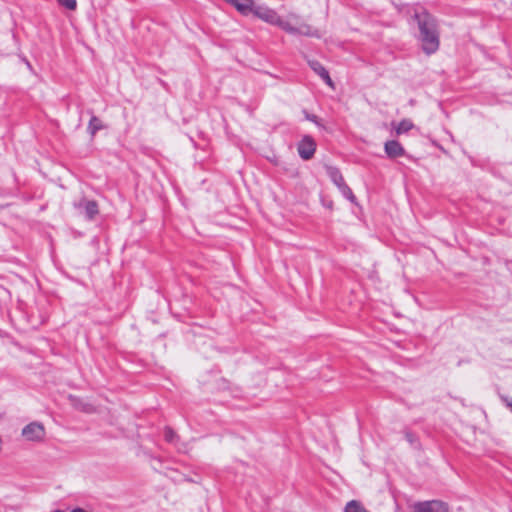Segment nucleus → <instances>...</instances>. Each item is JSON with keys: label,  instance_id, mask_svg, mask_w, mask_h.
I'll list each match as a JSON object with an SVG mask.
<instances>
[{"label": "nucleus", "instance_id": "obj_15", "mask_svg": "<svg viewBox=\"0 0 512 512\" xmlns=\"http://www.w3.org/2000/svg\"><path fill=\"white\" fill-rule=\"evenodd\" d=\"M338 189L345 198H347L351 202H354L355 196L350 187L346 183L342 184L340 187H338Z\"/></svg>", "mask_w": 512, "mask_h": 512}, {"label": "nucleus", "instance_id": "obj_9", "mask_svg": "<svg viewBox=\"0 0 512 512\" xmlns=\"http://www.w3.org/2000/svg\"><path fill=\"white\" fill-rule=\"evenodd\" d=\"M392 126L395 129L396 135L407 133L408 131L414 128V124L409 119H403L397 124L393 122Z\"/></svg>", "mask_w": 512, "mask_h": 512}, {"label": "nucleus", "instance_id": "obj_16", "mask_svg": "<svg viewBox=\"0 0 512 512\" xmlns=\"http://www.w3.org/2000/svg\"><path fill=\"white\" fill-rule=\"evenodd\" d=\"M58 3L65 7L68 10H75L77 7V1L76 0H57Z\"/></svg>", "mask_w": 512, "mask_h": 512}, {"label": "nucleus", "instance_id": "obj_7", "mask_svg": "<svg viewBox=\"0 0 512 512\" xmlns=\"http://www.w3.org/2000/svg\"><path fill=\"white\" fill-rule=\"evenodd\" d=\"M75 207L87 217V219L92 220L98 214V205L96 201L81 199L79 202L75 203Z\"/></svg>", "mask_w": 512, "mask_h": 512}, {"label": "nucleus", "instance_id": "obj_6", "mask_svg": "<svg viewBox=\"0 0 512 512\" xmlns=\"http://www.w3.org/2000/svg\"><path fill=\"white\" fill-rule=\"evenodd\" d=\"M299 156L303 160H309L313 157L316 151V143L311 136H304L302 140L298 143L297 147Z\"/></svg>", "mask_w": 512, "mask_h": 512}, {"label": "nucleus", "instance_id": "obj_10", "mask_svg": "<svg viewBox=\"0 0 512 512\" xmlns=\"http://www.w3.org/2000/svg\"><path fill=\"white\" fill-rule=\"evenodd\" d=\"M327 174L330 177L331 181L337 186L340 187L342 184L345 183L344 178L336 167L328 166L327 167Z\"/></svg>", "mask_w": 512, "mask_h": 512}, {"label": "nucleus", "instance_id": "obj_2", "mask_svg": "<svg viewBox=\"0 0 512 512\" xmlns=\"http://www.w3.org/2000/svg\"><path fill=\"white\" fill-rule=\"evenodd\" d=\"M250 13L269 24L280 27L286 32L296 31L288 22H283V19L276 13V11L267 7L255 6L253 1Z\"/></svg>", "mask_w": 512, "mask_h": 512}, {"label": "nucleus", "instance_id": "obj_4", "mask_svg": "<svg viewBox=\"0 0 512 512\" xmlns=\"http://www.w3.org/2000/svg\"><path fill=\"white\" fill-rule=\"evenodd\" d=\"M22 435L28 441H41L45 437V428L39 422H31L23 428Z\"/></svg>", "mask_w": 512, "mask_h": 512}, {"label": "nucleus", "instance_id": "obj_19", "mask_svg": "<svg viewBox=\"0 0 512 512\" xmlns=\"http://www.w3.org/2000/svg\"><path fill=\"white\" fill-rule=\"evenodd\" d=\"M321 78L325 81V83H326V84H328L330 87H333V81H332V79L330 78V76H329V73H328V72H327V73H325V74L323 75V77H321Z\"/></svg>", "mask_w": 512, "mask_h": 512}, {"label": "nucleus", "instance_id": "obj_17", "mask_svg": "<svg viewBox=\"0 0 512 512\" xmlns=\"http://www.w3.org/2000/svg\"><path fill=\"white\" fill-rule=\"evenodd\" d=\"M164 438L167 442H174L176 439V434L171 428H166L164 432Z\"/></svg>", "mask_w": 512, "mask_h": 512}, {"label": "nucleus", "instance_id": "obj_11", "mask_svg": "<svg viewBox=\"0 0 512 512\" xmlns=\"http://www.w3.org/2000/svg\"><path fill=\"white\" fill-rule=\"evenodd\" d=\"M69 400H70L71 405L78 410H81V411H84L87 413H90L94 410L93 406L91 404L84 403L81 399H79L77 397L69 396Z\"/></svg>", "mask_w": 512, "mask_h": 512}, {"label": "nucleus", "instance_id": "obj_8", "mask_svg": "<svg viewBox=\"0 0 512 512\" xmlns=\"http://www.w3.org/2000/svg\"><path fill=\"white\" fill-rule=\"evenodd\" d=\"M384 150L389 158H397L405 154L403 146L396 140L387 141L384 145Z\"/></svg>", "mask_w": 512, "mask_h": 512}, {"label": "nucleus", "instance_id": "obj_1", "mask_svg": "<svg viewBox=\"0 0 512 512\" xmlns=\"http://www.w3.org/2000/svg\"><path fill=\"white\" fill-rule=\"evenodd\" d=\"M419 28V39L426 54H432L439 48V34L436 20L426 11L415 14Z\"/></svg>", "mask_w": 512, "mask_h": 512}, {"label": "nucleus", "instance_id": "obj_5", "mask_svg": "<svg viewBox=\"0 0 512 512\" xmlns=\"http://www.w3.org/2000/svg\"><path fill=\"white\" fill-rule=\"evenodd\" d=\"M414 512H449V508L443 501L431 500L417 503Z\"/></svg>", "mask_w": 512, "mask_h": 512}, {"label": "nucleus", "instance_id": "obj_14", "mask_svg": "<svg viewBox=\"0 0 512 512\" xmlns=\"http://www.w3.org/2000/svg\"><path fill=\"white\" fill-rule=\"evenodd\" d=\"M309 66L310 68L315 72L317 73L320 77H323V75L325 73H327L328 71L325 69L324 66L321 65V63H319L318 61L316 60H310L309 62Z\"/></svg>", "mask_w": 512, "mask_h": 512}, {"label": "nucleus", "instance_id": "obj_12", "mask_svg": "<svg viewBox=\"0 0 512 512\" xmlns=\"http://www.w3.org/2000/svg\"><path fill=\"white\" fill-rule=\"evenodd\" d=\"M102 128V121L98 117L92 116L88 124V132L91 134V136H94Z\"/></svg>", "mask_w": 512, "mask_h": 512}, {"label": "nucleus", "instance_id": "obj_18", "mask_svg": "<svg viewBox=\"0 0 512 512\" xmlns=\"http://www.w3.org/2000/svg\"><path fill=\"white\" fill-rule=\"evenodd\" d=\"M306 119H308L309 121H311V122L315 123L316 125L320 126L318 117L316 115L306 114Z\"/></svg>", "mask_w": 512, "mask_h": 512}, {"label": "nucleus", "instance_id": "obj_3", "mask_svg": "<svg viewBox=\"0 0 512 512\" xmlns=\"http://www.w3.org/2000/svg\"><path fill=\"white\" fill-rule=\"evenodd\" d=\"M283 22H288L292 28L296 30L293 32H288L289 34H298L317 38L321 36L317 29H313L310 25L303 22L300 16L296 14H289L286 19H283Z\"/></svg>", "mask_w": 512, "mask_h": 512}, {"label": "nucleus", "instance_id": "obj_13", "mask_svg": "<svg viewBox=\"0 0 512 512\" xmlns=\"http://www.w3.org/2000/svg\"><path fill=\"white\" fill-rule=\"evenodd\" d=\"M344 512H369L367 509L364 508V506L356 501L352 500L348 502L345 506Z\"/></svg>", "mask_w": 512, "mask_h": 512}]
</instances>
